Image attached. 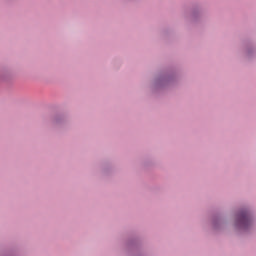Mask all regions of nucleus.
Instances as JSON below:
<instances>
[{
	"mask_svg": "<svg viewBox=\"0 0 256 256\" xmlns=\"http://www.w3.org/2000/svg\"><path fill=\"white\" fill-rule=\"evenodd\" d=\"M239 223L242 225V227H247L249 223H251V218L249 217V214L247 212H242L239 215Z\"/></svg>",
	"mask_w": 256,
	"mask_h": 256,
	"instance_id": "1",
	"label": "nucleus"
}]
</instances>
